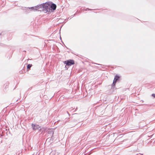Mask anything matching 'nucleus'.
<instances>
[{
    "label": "nucleus",
    "instance_id": "f257e3e1",
    "mask_svg": "<svg viewBox=\"0 0 155 155\" xmlns=\"http://www.w3.org/2000/svg\"><path fill=\"white\" fill-rule=\"evenodd\" d=\"M40 5L42 6L41 8H43L42 10L45 13L51 12H52L51 9L50 8L48 2L46 3L43 5Z\"/></svg>",
    "mask_w": 155,
    "mask_h": 155
},
{
    "label": "nucleus",
    "instance_id": "f03ea898",
    "mask_svg": "<svg viewBox=\"0 0 155 155\" xmlns=\"http://www.w3.org/2000/svg\"><path fill=\"white\" fill-rule=\"evenodd\" d=\"M41 5H38L35 7H33L31 8H27V10H30L31 11H37L38 9L41 8Z\"/></svg>",
    "mask_w": 155,
    "mask_h": 155
},
{
    "label": "nucleus",
    "instance_id": "7ed1b4c3",
    "mask_svg": "<svg viewBox=\"0 0 155 155\" xmlns=\"http://www.w3.org/2000/svg\"><path fill=\"white\" fill-rule=\"evenodd\" d=\"M64 63L68 66H71L74 64V62L73 60H69L65 61Z\"/></svg>",
    "mask_w": 155,
    "mask_h": 155
},
{
    "label": "nucleus",
    "instance_id": "20e7f679",
    "mask_svg": "<svg viewBox=\"0 0 155 155\" xmlns=\"http://www.w3.org/2000/svg\"><path fill=\"white\" fill-rule=\"evenodd\" d=\"M32 127L34 130H36L37 129L38 130H41V128L38 125H35V124H32Z\"/></svg>",
    "mask_w": 155,
    "mask_h": 155
},
{
    "label": "nucleus",
    "instance_id": "39448f33",
    "mask_svg": "<svg viewBox=\"0 0 155 155\" xmlns=\"http://www.w3.org/2000/svg\"><path fill=\"white\" fill-rule=\"evenodd\" d=\"M49 5H50V8L51 10H54L56 9V5L54 4H51V2H48Z\"/></svg>",
    "mask_w": 155,
    "mask_h": 155
},
{
    "label": "nucleus",
    "instance_id": "423d86ee",
    "mask_svg": "<svg viewBox=\"0 0 155 155\" xmlns=\"http://www.w3.org/2000/svg\"><path fill=\"white\" fill-rule=\"evenodd\" d=\"M48 134H52V135H53L54 134V132H53V130L51 129H50L48 131Z\"/></svg>",
    "mask_w": 155,
    "mask_h": 155
},
{
    "label": "nucleus",
    "instance_id": "0eeeda50",
    "mask_svg": "<svg viewBox=\"0 0 155 155\" xmlns=\"http://www.w3.org/2000/svg\"><path fill=\"white\" fill-rule=\"evenodd\" d=\"M119 78H120V77L119 76L116 75L114 77V79L116 80V81H117V80H118V79H119Z\"/></svg>",
    "mask_w": 155,
    "mask_h": 155
},
{
    "label": "nucleus",
    "instance_id": "6e6552de",
    "mask_svg": "<svg viewBox=\"0 0 155 155\" xmlns=\"http://www.w3.org/2000/svg\"><path fill=\"white\" fill-rule=\"evenodd\" d=\"M32 65L31 64H29L27 65V68L28 69H30Z\"/></svg>",
    "mask_w": 155,
    "mask_h": 155
},
{
    "label": "nucleus",
    "instance_id": "1a4fd4ad",
    "mask_svg": "<svg viewBox=\"0 0 155 155\" xmlns=\"http://www.w3.org/2000/svg\"><path fill=\"white\" fill-rule=\"evenodd\" d=\"M115 84L113 83L112 84V87L113 88V89H114V88L115 87Z\"/></svg>",
    "mask_w": 155,
    "mask_h": 155
},
{
    "label": "nucleus",
    "instance_id": "9d476101",
    "mask_svg": "<svg viewBox=\"0 0 155 155\" xmlns=\"http://www.w3.org/2000/svg\"><path fill=\"white\" fill-rule=\"evenodd\" d=\"M117 81L116 80H114L113 83L116 84V82H117Z\"/></svg>",
    "mask_w": 155,
    "mask_h": 155
},
{
    "label": "nucleus",
    "instance_id": "9b49d317",
    "mask_svg": "<svg viewBox=\"0 0 155 155\" xmlns=\"http://www.w3.org/2000/svg\"><path fill=\"white\" fill-rule=\"evenodd\" d=\"M152 96H153L154 98H155V94H152Z\"/></svg>",
    "mask_w": 155,
    "mask_h": 155
},
{
    "label": "nucleus",
    "instance_id": "f8f14e48",
    "mask_svg": "<svg viewBox=\"0 0 155 155\" xmlns=\"http://www.w3.org/2000/svg\"><path fill=\"white\" fill-rule=\"evenodd\" d=\"M67 113H68V114L69 115H70L69 114L68 112V111H67Z\"/></svg>",
    "mask_w": 155,
    "mask_h": 155
},
{
    "label": "nucleus",
    "instance_id": "ddd939ff",
    "mask_svg": "<svg viewBox=\"0 0 155 155\" xmlns=\"http://www.w3.org/2000/svg\"><path fill=\"white\" fill-rule=\"evenodd\" d=\"M31 87H30V88H29V90H31Z\"/></svg>",
    "mask_w": 155,
    "mask_h": 155
},
{
    "label": "nucleus",
    "instance_id": "4468645a",
    "mask_svg": "<svg viewBox=\"0 0 155 155\" xmlns=\"http://www.w3.org/2000/svg\"><path fill=\"white\" fill-rule=\"evenodd\" d=\"M77 108H76V109H75V110H77Z\"/></svg>",
    "mask_w": 155,
    "mask_h": 155
},
{
    "label": "nucleus",
    "instance_id": "2eb2a0df",
    "mask_svg": "<svg viewBox=\"0 0 155 155\" xmlns=\"http://www.w3.org/2000/svg\"><path fill=\"white\" fill-rule=\"evenodd\" d=\"M60 39H61V37H60Z\"/></svg>",
    "mask_w": 155,
    "mask_h": 155
},
{
    "label": "nucleus",
    "instance_id": "dca6fc26",
    "mask_svg": "<svg viewBox=\"0 0 155 155\" xmlns=\"http://www.w3.org/2000/svg\"><path fill=\"white\" fill-rule=\"evenodd\" d=\"M141 155H143V154H141Z\"/></svg>",
    "mask_w": 155,
    "mask_h": 155
}]
</instances>
